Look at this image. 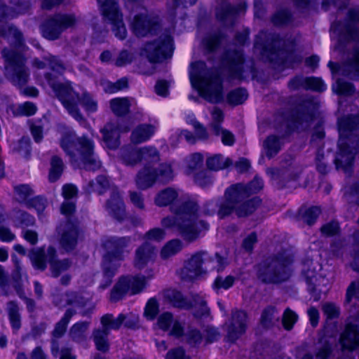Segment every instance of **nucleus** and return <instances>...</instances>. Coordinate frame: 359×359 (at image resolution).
<instances>
[{"mask_svg": "<svg viewBox=\"0 0 359 359\" xmlns=\"http://www.w3.org/2000/svg\"><path fill=\"white\" fill-rule=\"evenodd\" d=\"M187 197L181 191L168 188L161 191L155 199L158 206H165L175 202L179 208L173 206L174 217H166L161 220L165 229L179 232L185 241L192 242L198 238L208 224L198 219V205L194 201H187Z\"/></svg>", "mask_w": 359, "mask_h": 359, "instance_id": "obj_1", "label": "nucleus"}, {"mask_svg": "<svg viewBox=\"0 0 359 359\" xmlns=\"http://www.w3.org/2000/svg\"><path fill=\"white\" fill-rule=\"evenodd\" d=\"M263 187V181L255 177L249 185L238 184L227 189L224 194V201L218 210L220 217L235 212L238 217H245L252 213L259 204L260 201L254 198L244 201L250 194L259 191Z\"/></svg>", "mask_w": 359, "mask_h": 359, "instance_id": "obj_2", "label": "nucleus"}, {"mask_svg": "<svg viewBox=\"0 0 359 359\" xmlns=\"http://www.w3.org/2000/svg\"><path fill=\"white\" fill-rule=\"evenodd\" d=\"M225 265L226 261L217 255L213 258L205 252H199L185 262L178 275L184 280L191 281L215 269L221 271Z\"/></svg>", "mask_w": 359, "mask_h": 359, "instance_id": "obj_3", "label": "nucleus"}, {"mask_svg": "<svg viewBox=\"0 0 359 359\" xmlns=\"http://www.w3.org/2000/svg\"><path fill=\"white\" fill-rule=\"evenodd\" d=\"M48 82L53 88L64 107L76 119L79 120L81 118L79 113H85L87 115L89 114L90 105L88 95L74 98L69 88L61 84L54 86L49 79H48Z\"/></svg>", "mask_w": 359, "mask_h": 359, "instance_id": "obj_4", "label": "nucleus"}, {"mask_svg": "<svg viewBox=\"0 0 359 359\" xmlns=\"http://www.w3.org/2000/svg\"><path fill=\"white\" fill-rule=\"evenodd\" d=\"M202 65L200 62L191 65L189 72L191 83L205 99L210 102H219L222 99L221 85L217 80L210 81L198 75L195 71V67Z\"/></svg>", "mask_w": 359, "mask_h": 359, "instance_id": "obj_5", "label": "nucleus"}, {"mask_svg": "<svg viewBox=\"0 0 359 359\" xmlns=\"http://www.w3.org/2000/svg\"><path fill=\"white\" fill-rule=\"evenodd\" d=\"M289 257L278 258L263 265L259 273V278L265 283H280L287 280L290 276Z\"/></svg>", "mask_w": 359, "mask_h": 359, "instance_id": "obj_6", "label": "nucleus"}, {"mask_svg": "<svg viewBox=\"0 0 359 359\" xmlns=\"http://www.w3.org/2000/svg\"><path fill=\"white\" fill-rule=\"evenodd\" d=\"M97 1L105 19L112 25V30L115 36L119 39H124L127 35V31L116 0Z\"/></svg>", "mask_w": 359, "mask_h": 359, "instance_id": "obj_7", "label": "nucleus"}, {"mask_svg": "<svg viewBox=\"0 0 359 359\" xmlns=\"http://www.w3.org/2000/svg\"><path fill=\"white\" fill-rule=\"evenodd\" d=\"M130 243L128 238H111L106 241L104 247L109 249V251L104 257V266L106 270H109L111 266L116 267L118 262L124 257V250L126 249V255L129 252L128 248Z\"/></svg>", "mask_w": 359, "mask_h": 359, "instance_id": "obj_8", "label": "nucleus"}, {"mask_svg": "<svg viewBox=\"0 0 359 359\" xmlns=\"http://www.w3.org/2000/svg\"><path fill=\"white\" fill-rule=\"evenodd\" d=\"M173 177V170L170 164H162L158 170L154 171L150 167H144L137 175L136 183L140 189H147L156 180L162 182H168Z\"/></svg>", "mask_w": 359, "mask_h": 359, "instance_id": "obj_9", "label": "nucleus"}, {"mask_svg": "<svg viewBox=\"0 0 359 359\" xmlns=\"http://www.w3.org/2000/svg\"><path fill=\"white\" fill-rule=\"evenodd\" d=\"M173 50L172 39L169 34H164L157 41L147 43L144 46L142 54L150 62H155L170 55Z\"/></svg>", "mask_w": 359, "mask_h": 359, "instance_id": "obj_10", "label": "nucleus"}, {"mask_svg": "<svg viewBox=\"0 0 359 359\" xmlns=\"http://www.w3.org/2000/svg\"><path fill=\"white\" fill-rule=\"evenodd\" d=\"M129 26L135 35L144 36L156 29L158 26V19L149 15L147 11L142 8L131 15Z\"/></svg>", "mask_w": 359, "mask_h": 359, "instance_id": "obj_11", "label": "nucleus"}, {"mask_svg": "<svg viewBox=\"0 0 359 359\" xmlns=\"http://www.w3.org/2000/svg\"><path fill=\"white\" fill-rule=\"evenodd\" d=\"M121 159L127 165H134L143 159L157 161L159 157L158 151L154 147L133 148L128 146L121 149Z\"/></svg>", "mask_w": 359, "mask_h": 359, "instance_id": "obj_12", "label": "nucleus"}, {"mask_svg": "<svg viewBox=\"0 0 359 359\" xmlns=\"http://www.w3.org/2000/svg\"><path fill=\"white\" fill-rule=\"evenodd\" d=\"M147 284L144 276L123 277L117 283L112 292V298L118 299L122 296L133 295L142 291Z\"/></svg>", "mask_w": 359, "mask_h": 359, "instance_id": "obj_13", "label": "nucleus"}, {"mask_svg": "<svg viewBox=\"0 0 359 359\" xmlns=\"http://www.w3.org/2000/svg\"><path fill=\"white\" fill-rule=\"evenodd\" d=\"M129 130L128 126L117 123H109L102 129L103 139L109 149H116L120 144L119 136L121 133Z\"/></svg>", "mask_w": 359, "mask_h": 359, "instance_id": "obj_14", "label": "nucleus"}, {"mask_svg": "<svg viewBox=\"0 0 359 359\" xmlns=\"http://www.w3.org/2000/svg\"><path fill=\"white\" fill-rule=\"evenodd\" d=\"M247 315L243 311H233L230 321L226 323L228 337L234 341L245 330Z\"/></svg>", "mask_w": 359, "mask_h": 359, "instance_id": "obj_15", "label": "nucleus"}, {"mask_svg": "<svg viewBox=\"0 0 359 359\" xmlns=\"http://www.w3.org/2000/svg\"><path fill=\"white\" fill-rule=\"evenodd\" d=\"M157 327L163 331H167L170 334L179 337L182 334L180 323L173 318L170 313L165 312L157 319Z\"/></svg>", "mask_w": 359, "mask_h": 359, "instance_id": "obj_16", "label": "nucleus"}, {"mask_svg": "<svg viewBox=\"0 0 359 359\" xmlns=\"http://www.w3.org/2000/svg\"><path fill=\"white\" fill-rule=\"evenodd\" d=\"M340 342L344 348L353 350L359 346V329L351 323L346 324L341 334Z\"/></svg>", "mask_w": 359, "mask_h": 359, "instance_id": "obj_17", "label": "nucleus"}, {"mask_svg": "<svg viewBox=\"0 0 359 359\" xmlns=\"http://www.w3.org/2000/svg\"><path fill=\"white\" fill-rule=\"evenodd\" d=\"M155 255L154 248L149 243H144L136 250L134 259V265L136 268L141 269L144 268Z\"/></svg>", "mask_w": 359, "mask_h": 359, "instance_id": "obj_18", "label": "nucleus"}, {"mask_svg": "<svg viewBox=\"0 0 359 359\" xmlns=\"http://www.w3.org/2000/svg\"><path fill=\"white\" fill-rule=\"evenodd\" d=\"M155 128L151 124H140L131 133L130 141L134 144L147 142L154 134Z\"/></svg>", "mask_w": 359, "mask_h": 359, "instance_id": "obj_19", "label": "nucleus"}, {"mask_svg": "<svg viewBox=\"0 0 359 359\" xmlns=\"http://www.w3.org/2000/svg\"><path fill=\"white\" fill-rule=\"evenodd\" d=\"M53 255L54 250L52 248H49L47 252V255H45L43 250L37 249L33 250L30 255V259L36 269H43L45 267L46 260H48L51 264V267L53 268L55 263H53Z\"/></svg>", "mask_w": 359, "mask_h": 359, "instance_id": "obj_20", "label": "nucleus"}, {"mask_svg": "<svg viewBox=\"0 0 359 359\" xmlns=\"http://www.w3.org/2000/svg\"><path fill=\"white\" fill-rule=\"evenodd\" d=\"M107 210L116 219L121 220L125 215L124 205L118 193H114L107 202Z\"/></svg>", "mask_w": 359, "mask_h": 359, "instance_id": "obj_21", "label": "nucleus"}, {"mask_svg": "<svg viewBox=\"0 0 359 359\" xmlns=\"http://www.w3.org/2000/svg\"><path fill=\"white\" fill-rule=\"evenodd\" d=\"M135 103L133 98L117 97L110 101V107L116 115L123 116L129 111L130 107Z\"/></svg>", "mask_w": 359, "mask_h": 359, "instance_id": "obj_22", "label": "nucleus"}, {"mask_svg": "<svg viewBox=\"0 0 359 359\" xmlns=\"http://www.w3.org/2000/svg\"><path fill=\"white\" fill-rule=\"evenodd\" d=\"M183 248L182 242L179 239H172L168 241L161 248L160 256L163 259H167L180 252Z\"/></svg>", "mask_w": 359, "mask_h": 359, "instance_id": "obj_23", "label": "nucleus"}, {"mask_svg": "<svg viewBox=\"0 0 359 359\" xmlns=\"http://www.w3.org/2000/svg\"><path fill=\"white\" fill-rule=\"evenodd\" d=\"M126 319V316L122 313L119 314L116 318L111 314H106L101 318L102 330L109 333L111 330L118 329Z\"/></svg>", "mask_w": 359, "mask_h": 359, "instance_id": "obj_24", "label": "nucleus"}, {"mask_svg": "<svg viewBox=\"0 0 359 359\" xmlns=\"http://www.w3.org/2000/svg\"><path fill=\"white\" fill-rule=\"evenodd\" d=\"M229 158L217 154L207 158L206 164L209 169L212 170H219L228 167L231 164Z\"/></svg>", "mask_w": 359, "mask_h": 359, "instance_id": "obj_25", "label": "nucleus"}, {"mask_svg": "<svg viewBox=\"0 0 359 359\" xmlns=\"http://www.w3.org/2000/svg\"><path fill=\"white\" fill-rule=\"evenodd\" d=\"M109 333L106 330H97L94 332V342L96 348L102 352H106L109 349Z\"/></svg>", "mask_w": 359, "mask_h": 359, "instance_id": "obj_26", "label": "nucleus"}, {"mask_svg": "<svg viewBox=\"0 0 359 359\" xmlns=\"http://www.w3.org/2000/svg\"><path fill=\"white\" fill-rule=\"evenodd\" d=\"M165 297L173 304L179 308H188L189 304L183 298L182 294L173 289L165 291Z\"/></svg>", "mask_w": 359, "mask_h": 359, "instance_id": "obj_27", "label": "nucleus"}, {"mask_svg": "<svg viewBox=\"0 0 359 359\" xmlns=\"http://www.w3.org/2000/svg\"><path fill=\"white\" fill-rule=\"evenodd\" d=\"M90 154V145L88 138L83 137L79 140L76 145V153L74 154L76 161H88Z\"/></svg>", "mask_w": 359, "mask_h": 359, "instance_id": "obj_28", "label": "nucleus"}, {"mask_svg": "<svg viewBox=\"0 0 359 359\" xmlns=\"http://www.w3.org/2000/svg\"><path fill=\"white\" fill-rule=\"evenodd\" d=\"M235 277L233 276H227L223 277L218 276L214 280L212 288L216 292H219L221 290H228L233 285Z\"/></svg>", "mask_w": 359, "mask_h": 359, "instance_id": "obj_29", "label": "nucleus"}, {"mask_svg": "<svg viewBox=\"0 0 359 359\" xmlns=\"http://www.w3.org/2000/svg\"><path fill=\"white\" fill-rule=\"evenodd\" d=\"M266 155L271 157L276 154L280 149V142L278 139L273 135L269 136L264 143Z\"/></svg>", "mask_w": 359, "mask_h": 359, "instance_id": "obj_30", "label": "nucleus"}, {"mask_svg": "<svg viewBox=\"0 0 359 359\" xmlns=\"http://www.w3.org/2000/svg\"><path fill=\"white\" fill-rule=\"evenodd\" d=\"M357 118H346L339 121V130L340 137L344 135L346 130L356 129L359 126V123H356Z\"/></svg>", "mask_w": 359, "mask_h": 359, "instance_id": "obj_31", "label": "nucleus"}, {"mask_svg": "<svg viewBox=\"0 0 359 359\" xmlns=\"http://www.w3.org/2000/svg\"><path fill=\"white\" fill-rule=\"evenodd\" d=\"M248 93L245 90L239 88L231 91L228 95V100L232 104H240L246 100Z\"/></svg>", "mask_w": 359, "mask_h": 359, "instance_id": "obj_32", "label": "nucleus"}, {"mask_svg": "<svg viewBox=\"0 0 359 359\" xmlns=\"http://www.w3.org/2000/svg\"><path fill=\"white\" fill-rule=\"evenodd\" d=\"M62 171V163L57 157H54L51 161V167L49 173V180L52 182L58 179Z\"/></svg>", "mask_w": 359, "mask_h": 359, "instance_id": "obj_33", "label": "nucleus"}, {"mask_svg": "<svg viewBox=\"0 0 359 359\" xmlns=\"http://www.w3.org/2000/svg\"><path fill=\"white\" fill-rule=\"evenodd\" d=\"M214 132L216 135H221L222 142L224 144L231 146L233 144L235 139L233 135L229 130H224L219 126H214Z\"/></svg>", "mask_w": 359, "mask_h": 359, "instance_id": "obj_34", "label": "nucleus"}, {"mask_svg": "<svg viewBox=\"0 0 359 359\" xmlns=\"http://www.w3.org/2000/svg\"><path fill=\"white\" fill-rule=\"evenodd\" d=\"M27 77L28 74L23 67L17 66L15 67L12 80L15 85L21 86L24 84L27 81Z\"/></svg>", "mask_w": 359, "mask_h": 359, "instance_id": "obj_35", "label": "nucleus"}, {"mask_svg": "<svg viewBox=\"0 0 359 359\" xmlns=\"http://www.w3.org/2000/svg\"><path fill=\"white\" fill-rule=\"evenodd\" d=\"M305 87L313 90L324 91L326 86L319 78H308L305 79Z\"/></svg>", "mask_w": 359, "mask_h": 359, "instance_id": "obj_36", "label": "nucleus"}, {"mask_svg": "<svg viewBox=\"0 0 359 359\" xmlns=\"http://www.w3.org/2000/svg\"><path fill=\"white\" fill-rule=\"evenodd\" d=\"M128 87V79L126 78H121L118 80L116 83H106L105 90L108 93H115L118 90H123Z\"/></svg>", "mask_w": 359, "mask_h": 359, "instance_id": "obj_37", "label": "nucleus"}, {"mask_svg": "<svg viewBox=\"0 0 359 359\" xmlns=\"http://www.w3.org/2000/svg\"><path fill=\"white\" fill-rule=\"evenodd\" d=\"M341 141L342 140L340 139L339 142V147H340V154L339 156L337 158V165L339 166V165L342 167H346L348 165H350L352 163L353 156L352 155L347 154L346 150L343 149L341 147Z\"/></svg>", "mask_w": 359, "mask_h": 359, "instance_id": "obj_38", "label": "nucleus"}, {"mask_svg": "<svg viewBox=\"0 0 359 359\" xmlns=\"http://www.w3.org/2000/svg\"><path fill=\"white\" fill-rule=\"evenodd\" d=\"M297 320V314L287 309L285 311L283 317V324L285 329L290 330Z\"/></svg>", "mask_w": 359, "mask_h": 359, "instance_id": "obj_39", "label": "nucleus"}, {"mask_svg": "<svg viewBox=\"0 0 359 359\" xmlns=\"http://www.w3.org/2000/svg\"><path fill=\"white\" fill-rule=\"evenodd\" d=\"M275 308L270 306L265 309L261 316V323L265 327L272 324L273 320L275 318Z\"/></svg>", "mask_w": 359, "mask_h": 359, "instance_id": "obj_40", "label": "nucleus"}, {"mask_svg": "<svg viewBox=\"0 0 359 359\" xmlns=\"http://www.w3.org/2000/svg\"><path fill=\"white\" fill-rule=\"evenodd\" d=\"M324 314L328 319L337 318L339 315V307L332 303H326L323 306Z\"/></svg>", "mask_w": 359, "mask_h": 359, "instance_id": "obj_41", "label": "nucleus"}, {"mask_svg": "<svg viewBox=\"0 0 359 359\" xmlns=\"http://www.w3.org/2000/svg\"><path fill=\"white\" fill-rule=\"evenodd\" d=\"M157 313H158L157 302L154 299H149L145 306V309H144L145 316L148 319L152 320L154 318V317L156 316Z\"/></svg>", "mask_w": 359, "mask_h": 359, "instance_id": "obj_42", "label": "nucleus"}, {"mask_svg": "<svg viewBox=\"0 0 359 359\" xmlns=\"http://www.w3.org/2000/svg\"><path fill=\"white\" fill-rule=\"evenodd\" d=\"M76 243V232L70 230L65 233L61 239V245L64 248H72Z\"/></svg>", "mask_w": 359, "mask_h": 359, "instance_id": "obj_43", "label": "nucleus"}, {"mask_svg": "<svg viewBox=\"0 0 359 359\" xmlns=\"http://www.w3.org/2000/svg\"><path fill=\"white\" fill-rule=\"evenodd\" d=\"M335 91L339 94L350 95L354 90L353 86L347 82L338 80L334 87Z\"/></svg>", "mask_w": 359, "mask_h": 359, "instance_id": "obj_44", "label": "nucleus"}, {"mask_svg": "<svg viewBox=\"0 0 359 359\" xmlns=\"http://www.w3.org/2000/svg\"><path fill=\"white\" fill-rule=\"evenodd\" d=\"M8 310L11 325L14 329H18L20 327V319L18 314L17 306L15 304L11 303L8 306Z\"/></svg>", "mask_w": 359, "mask_h": 359, "instance_id": "obj_45", "label": "nucleus"}, {"mask_svg": "<svg viewBox=\"0 0 359 359\" xmlns=\"http://www.w3.org/2000/svg\"><path fill=\"white\" fill-rule=\"evenodd\" d=\"M202 165L203 157L201 154H194L190 157L188 163V167L189 169L190 170V172L196 170L197 169L201 168Z\"/></svg>", "mask_w": 359, "mask_h": 359, "instance_id": "obj_46", "label": "nucleus"}, {"mask_svg": "<svg viewBox=\"0 0 359 359\" xmlns=\"http://www.w3.org/2000/svg\"><path fill=\"white\" fill-rule=\"evenodd\" d=\"M132 54L127 51H122L116 59L115 65L118 67H123L130 64L133 61Z\"/></svg>", "mask_w": 359, "mask_h": 359, "instance_id": "obj_47", "label": "nucleus"}, {"mask_svg": "<svg viewBox=\"0 0 359 359\" xmlns=\"http://www.w3.org/2000/svg\"><path fill=\"white\" fill-rule=\"evenodd\" d=\"M320 214V209L317 207H312L308 209L304 214V221L309 225L314 223Z\"/></svg>", "mask_w": 359, "mask_h": 359, "instance_id": "obj_48", "label": "nucleus"}, {"mask_svg": "<svg viewBox=\"0 0 359 359\" xmlns=\"http://www.w3.org/2000/svg\"><path fill=\"white\" fill-rule=\"evenodd\" d=\"M15 191L18 195V199L20 201H23L25 200L27 197L30 196L32 190L29 186L23 184L16 187Z\"/></svg>", "mask_w": 359, "mask_h": 359, "instance_id": "obj_49", "label": "nucleus"}, {"mask_svg": "<svg viewBox=\"0 0 359 359\" xmlns=\"http://www.w3.org/2000/svg\"><path fill=\"white\" fill-rule=\"evenodd\" d=\"M339 231V224L337 222H333L324 225L321 228V231L327 236H332L336 234Z\"/></svg>", "mask_w": 359, "mask_h": 359, "instance_id": "obj_50", "label": "nucleus"}, {"mask_svg": "<svg viewBox=\"0 0 359 359\" xmlns=\"http://www.w3.org/2000/svg\"><path fill=\"white\" fill-rule=\"evenodd\" d=\"M165 236V231L160 228L153 229L147 233V237L149 239H152L157 241L163 240Z\"/></svg>", "mask_w": 359, "mask_h": 359, "instance_id": "obj_51", "label": "nucleus"}, {"mask_svg": "<svg viewBox=\"0 0 359 359\" xmlns=\"http://www.w3.org/2000/svg\"><path fill=\"white\" fill-rule=\"evenodd\" d=\"M353 296L359 300V281L353 283L348 287L346 292V301H351Z\"/></svg>", "mask_w": 359, "mask_h": 359, "instance_id": "obj_52", "label": "nucleus"}, {"mask_svg": "<svg viewBox=\"0 0 359 359\" xmlns=\"http://www.w3.org/2000/svg\"><path fill=\"white\" fill-rule=\"evenodd\" d=\"M20 114L30 116L36 112V107L34 104L30 102H26L20 106Z\"/></svg>", "mask_w": 359, "mask_h": 359, "instance_id": "obj_53", "label": "nucleus"}, {"mask_svg": "<svg viewBox=\"0 0 359 359\" xmlns=\"http://www.w3.org/2000/svg\"><path fill=\"white\" fill-rule=\"evenodd\" d=\"M211 114L212 118V129L214 130V126H219L218 123L223 121L224 116L222 111L217 107H214L212 109V110L211 111Z\"/></svg>", "mask_w": 359, "mask_h": 359, "instance_id": "obj_54", "label": "nucleus"}, {"mask_svg": "<svg viewBox=\"0 0 359 359\" xmlns=\"http://www.w3.org/2000/svg\"><path fill=\"white\" fill-rule=\"evenodd\" d=\"M202 337L198 331L196 330H190L187 334L188 342L196 345L201 341Z\"/></svg>", "mask_w": 359, "mask_h": 359, "instance_id": "obj_55", "label": "nucleus"}, {"mask_svg": "<svg viewBox=\"0 0 359 359\" xmlns=\"http://www.w3.org/2000/svg\"><path fill=\"white\" fill-rule=\"evenodd\" d=\"M132 203L140 209L144 208V201L142 196L137 192H131L130 194Z\"/></svg>", "mask_w": 359, "mask_h": 359, "instance_id": "obj_56", "label": "nucleus"}, {"mask_svg": "<svg viewBox=\"0 0 359 359\" xmlns=\"http://www.w3.org/2000/svg\"><path fill=\"white\" fill-rule=\"evenodd\" d=\"M76 194V189L72 184H66L62 188V196L65 199L73 198Z\"/></svg>", "mask_w": 359, "mask_h": 359, "instance_id": "obj_57", "label": "nucleus"}, {"mask_svg": "<svg viewBox=\"0 0 359 359\" xmlns=\"http://www.w3.org/2000/svg\"><path fill=\"white\" fill-rule=\"evenodd\" d=\"M256 242H257L256 234L254 233H252L251 234H250L248 237H246L244 239L243 246L246 250L250 251L252 249L253 245Z\"/></svg>", "mask_w": 359, "mask_h": 359, "instance_id": "obj_58", "label": "nucleus"}, {"mask_svg": "<svg viewBox=\"0 0 359 359\" xmlns=\"http://www.w3.org/2000/svg\"><path fill=\"white\" fill-rule=\"evenodd\" d=\"M184 351L182 348L172 349L166 355V359H184Z\"/></svg>", "mask_w": 359, "mask_h": 359, "instance_id": "obj_59", "label": "nucleus"}, {"mask_svg": "<svg viewBox=\"0 0 359 359\" xmlns=\"http://www.w3.org/2000/svg\"><path fill=\"white\" fill-rule=\"evenodd\" d=\"M156 93L161 96H166L168 94V83L163 81H159L155 86Z\"/></svg>", "mask_w": 359, "mask_h": 359, "instance_id": "obj_60", "label": "nucleus"}, {"mask_svg": "<svg viewBox=\"0 0 359 359\" xmlns=\"http://www.w3.org/2000/svg\"><path fill=\"white\" fill-rule=\"evenodd\" d=\"M205 337L207 342L212 343L217 340L219 338V333L215 328L210 327L205 330Z\"/></svg>", "mask_w": 359, "mask_h": 359, "instance_id": "obj_61", "label": "nucleus"}, {"mask_svg": "<svg viewBox=\"0 0 359 359\" xmlns=\"http://www.w3.org/2000/svg\"><path fill=\"white\" fill-rule=\"evenodd\" d=\"M196 182L201 187H205L208 184L212 182V180L210 177H207L204 172L198 173L195 176Z\"/></svg>", "mask_w": 359, "mask_h": 359, "instance_id": "obj_62", "label": "nucleus"}, {"mask_svg": "<svg viewBox=\"0 0 359 359\" xmlns=\"http://www.w3.org/2000/svg\"><path fill=\"white\" fill-rule=\"evenodd\" d=\"M243 55L240 52L235 53V57L231 59V66L232 68H235L237 70L241 69V65L243 64Z\"/></svg>", "mask_w": 359, "mask_h": 359, "instance_id": "obj_63", "label": "nucleus"}, {"mask_svg": "<svg viewBox=\"0 0 359 359\" xmlns=\"http://www.w3.org/2000/svg\"><path fill=\"white\" fill-rule=\"evenodd\" d=\"M14 238V235L9 229L5 227H0V239L3 241H11Z\"/></svg>", "mask_w": 359, "mask_h": 359, "instance_id": "obj_64", "label": "nucleus"}]
</instances>
